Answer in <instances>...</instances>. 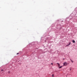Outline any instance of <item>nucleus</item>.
<instances>
[{
	"label": "nucleus",
	"instance_id": "f257e3e1",
	"mask_svg": "<svg viewBox=\"0 0 77 77\" xmlns=\"http://www.w3.org/2000/svg\"><path fill=\"white\" fill-rule=\"evenodd\" d=\"M63 65L64 66H66V65H67V63H66V62H65L64 63Z\"/></svg>",
	"mask_w": 77,
	"mask_h": 77
},
{
	"label": "nucleus",
	"instance_id": "f03ea898",
	"mask_svg": "<svg viewBox=\"0 0 77 77\" xmlns=\"http://www.w3.org/2000/svg\"><path fill=\"white\" fill-rule=\"evenodd\" d=\"M57 64H58V67H59V66H60V64H59V63H57Z\"/></svg>",
	"mask_w": 77,
	"mask_h": 77
},
{
	"label": "nucleus",
	"instance_id": "7ed1b4c3",
	"mask_svg": "<svg viewBox=\"0 0 77 77\" xmlns=\"http://www.w3.org/2000/svg\"><path fill=\"white\" fill-rule=\"evenodd\" d=\"M70 44H71V42H69V44H68V46L69 45H70Z\"/></svg>",
	"mask_w": 77,
	"mask_h": 77
},
{
	"label": "nucleus",
	"instance_id": "20e7f679",
	"mask_svg": "<svg viewBox=\"0 0 77 77\" xmlns=\"http://www.w3.org/2000/svg\"><path fill=\"white\" fill-rule=\"evenodd\" d=\"M72 42H73V43H75V41L72 40Z\"/></svg>",
	"mask_w": 77,
	"mask_h": 77
},
{
	"label": "nucleus",
	"instance_id": "39448f33",
	"mask_svg": "<svg viewBox=\"0 0 77 77\" xmlns=\"http://www.w3.org/2000/svg\"><path fill=\"white\" fill-rule=\"evenodd\" d=\"M62 66H60V67H59V68H62Z\"/></svg>",
	"mask_w": 77,
	"mask_h": 77
},
{
	"label": "nucleus",
	"instance_id": "423d86ee",
	"mask_svg": "<svg viewBox=\"0 0 77 77\" xmlns=\"http://www.w3.org/2000/svg\"><path fill=\"white\" fill-rule=\"evenodd\" d=\"M52 77H54V74L52 75Z\"/></svg>",
	"mask_w": 77,
	"mask_h": 77
},
{
	"label": "nucleus",
	"instance_id": "0eeeda50",
	"mask_svg": "<svg viewBox=\"0 0 77 77\" xmlns=\"http://www.w3.org/2000/svg\"><path fill=\"white\" fill-rule=\"evenodd\" d=\"M17 55H18V54H19V53H17Z\"/></svg>",
	"mask_w": 77,
	"mask_h": 77
},
{
	"label": "nucleus",
	"instance_id": "6e6552de",
	"mask_svg": "<svg viewBox=\"0 0 77 77\" xmlns=\"http://www.w3.org/2000/svg\"><path fill=\"white\" fill-rule=\"evenodd\" d=\"M71 62H72V63H73V61L72 60H71Z\"/></svg>",
	"mask_w": 77,
	"mask_h": 77
},
{
	"label": "nucleus",
	"instance_id": "1a4fd4ad",
	"mask_svg": "<svg viewBox=\"0 0 77 77\" xmlns=\"http://www.w3.org/2000/svg\"><path fill=\"white\" fill-rule=\"evenodd\" d=\"M71 68H70V71H71Z\"/></svg>",
	"mask_w": 77,
	"mask_h": 77
},
{
	"label": "nucleus",
	"instance_id": "9d476101",
	"mask_svg": "<svg viewBox=\"0 0 77 77\" xmlns=\"http://www.w3.org/2000/svg\"><path fill=\"white\" fill-rule=\"evenodd\" d=\"M1 71H3V69H2L1 70Z\"/></svg>",
	"mask_w": 77,
	"mask_h": 77
},
{
	"label": "nucleus",
	"instance_id": "9b49d317",
	"mask_svg": "<svg viewBox=\"0 0 77 77\" xmlns=\"http://www.w3.org/2000/svg\"><path fill=\"white\" fill-rule=\"evenodd\" d=\"M51 65H53V63H51Z\"/></svg>",
	"mask_w": 77,
	"mask_h": 77
},
{
	"label": "nucleus",
	"instance_id": "f8f14e48",
	"mask_svg": "<svg viewBox=\"0 0 77 77\" xmlns=\"http://www.w3.org/2000/svg\"><path fill=\"white\" fill-rule=\"evenodd\" d=\"M9 73H10V72H9Z\"/></svg>",
	"mask_w": 77,
	"mask_h": 77
}]
</instances>
